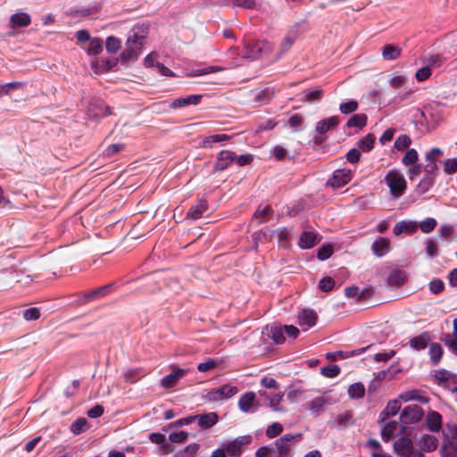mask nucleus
Returning a JSON list of instances; mask_svg holds the SVG:
<instances>
[{
  "label": "nucleus",
  "mask_w": 457,
  "mask_h": 457,
  "mask_svg": "<svg viewBox=\"0 0 457 457\" xmlns=\"http://www.w3.org/2000/svg\"><path fill=\"white\" fill-rule=\"evenodd\" d=\"M148 33L149 27L145 23L136 24L130 29L126 41V48L120 54L121 62H130L137 60Z\"/></svg>",
  "instance_id": "nucleus-1"
},
{
  "label": "nucleus",
  "mask_w": 457,
  "mask_h": 457,
  "mask_svg": "<svg viewBox=\"0 0 457 457\" xmlns=\"http://www.w3.org/2000/svg\"><path fill=\"white\" fill-rule=\"evenodd\" d=\"M272 50L273 46L268 41L250 40L245 43L242 55L244 58L255 60L269 54Z\"/></svg>",
  "instance_id": "nucleus-2"
},
{
  "label": "nucleus",
  "mask_w": 457,
  "mask_h": 457,
  "mask_svg": "<svg viewBox=\"0 0 457 457\" xmlns=\"http://www.w3.org/2000/svg\"><path fill=\"white\" fill-rule=\"evenodd\" d=\"M385 180L394 197L398 198L403 195L406 189V180L399 170H389L385 177Z\"/></svg>",
  "instance_id": "nucleus-3"
},
{
  "label": "nucleus",
  "mask_w": 457,
  "mask_h": 457,
  "mask_svg": "<svg viewBox=\"0 0 457 457\" xmlns=\"http://www.w3.org/2000/svg\"><path fill=\"white\" fill-rule=\"evenodd\" d=\"M238 393V388L231 384H224L220 387L209 390L204 395L207 402L217 403L232 398Z\"/></svg>",
  "instance_id": "nucleus-4"
},
{
  "label": "nucleus",
  "mask_w": 457,
  "mask_h": 457,
  "mask_svg": "<svg viewBox=\"0 0 457 457\" xmlns=\"http://www.w3.org/2000/svg\"><path fill=\"white\" fill-rule=\"evenodd\" d=\"M301 438V433L295 435L285 434L273 443V452L278 455V457H286L289 454L292 445L295 442L300 441Z\"/></svg>",
  "instance_id": "nucleus-5"
},
{
  "label": "nucleus",
  "mask_w": 457,
  "mask_h": 457,
  "mask_svg": "<svg viewBox=\"0 0 457 457\" xmlns=\"http://www.w3.org/2000/svg\"><path fill=\"white\" fill-rule=\"evenodd\" d=\"M424 416V411L417 404H411L406 406L401 412L400 420L403 424H413L417 423Z\"/></svg>",
  "instance_id": "nucleus-6"
},
{
  "label": "nucleus",
  "mask_w": 457,
  "mask_h": 457,
  "mask_svg": "<svg viewBox=\"0 0 457 457\" xmlns=\"http://www.w3.org/2000/svg\"><path fill=\"white\" fill-rule=\"evenodd\" d=\"M353 178V173L349 169H338L333 172L332 178L327 184L333 188H339L348 184Z\"/></svg>",
  "instance_id": "nucleus-7"
},
{
  "label": "nucleus",
  "mask_w": 457,
  "mask_h": 457,
  "mask_svg": "<svg viewBox=\"0 0 457 457\" xmlns=\"http://www.w3.org/2000/svg\"><path fill=\"white\" fill-rule=\"evenodd\" d=\"M188 370L180 369V368H173L172 371L164 376L161 380V386L164 388H171L173 387L177 382L182 378L185 375H187Z\"/></svg>",
  "instance_id": "nucleus-8"
},
{
  "label": "nucleus",
  "mask_w": 457,
  "mask_h": 457,
  "mask_svg": "<svg viewBox=\"0 0 457 457\" xmlns=\"http://www.w3.org/2000/svg\"><path fill=\"white\" fill-rule=\"evenodd\" d=\"M395 453L401 457H406L413 448L412 441L407 436H402L394 444Z\"/></svg>",
  "instance_id": "nucleus-9"
},
{
  "label": "nucleus",
  "mask_w": 457,
  "mask_h": 457,
  "mask_svg": "<svg viewBox=\"0 0 457 457\" xmlns=\"http://www.w3.org/2000/svg\"><path fill=\"white\" fill-rule=\"evenodd\" d=\"M391 249L390 240L386 237H378L371 245V251L377 257L386 255Z\"/></svg>",
  "instance_id": "nucleus-10"
},
{
  "label": "nucleus",
  "mask_w": 457,
  "mask_h": 457,
  "mask_svg": "<svg viewBox=\"0 0 457 457\" xmlns=\"http://www.w3.org/2000/svg\"><path fill=\"white\" fill-rule=\"evenodd\" d=\"M195 421L202 429H208L218 423L219 416L216 412H207L195 415Z\"/></svg>",
  "instance_id": "nucleus-11"
},
{
  "label": "nucleus",
  "mask_w": 457,
  "mask_h": 457,
  "mask_svg": "<svg viewBox=\"0 0 457 457\" xmlns=\"http://www.w3.org/2000/svg\"><path fill=\"white\" fill-rule=\"evenodd\" d=\"M236 159V154L229 150H222L217 155L215 169L217 170H224Z\"/></svg>",
  "instance_id": "nucleus-12"
},
{
  "label": "nucleus",
  "mask_w": 457,
  "mask_h": 457,
  "mask_svg": "<svg viewBox=\"0 0 457 457\" xmlns=\"http://www.w3.org/2000/svg\"><path fill=\"white\" fill-rule=\"evenodd\" d=\"M317 321V314L313 310L303 309L298 314V325L306 326L307 328L313 327Z\"/></svg>",
  "instance_id": "nucleus-13"
},
{
  "label": "nucleus",
  "mask_w": 457,
  "mask_h": 457,
  "mask_svg": "<svg viewBox=\"0 0 457 457\" xmlns=\"http://www.w3.org/2000/svg\"><path fill=\"white\" fill-rule=\"evenodd\" d=\"M284 326L273 324L265 328V334L270 337L275 344L280 345L285 342Z\"/></svg>",
  "instance_id": "nucleus-14"
},
{
  "label": "nucleus",
  "mask_w": 457,
  "mask_h": 457,
  "mask_svg": "<svg viewBox=\"0 0 457 457\" xmlns=\"http://www.w3.org/2000/svg\"><path fill=\"white\" fill-rule=\"evenodd\" d=\"M340 123V118L337 115L320 120L316 124V132L323 135L336 128Z\"/></svg>",
  "instance_id": "nucleus-15"
},
{
  "label": "nucleus",
  "mask_w": 457,
  "mask_h": 457,
  "mask_svg": "<svg viewBox=\"0 0 457 457\" xmlns=\"http://www.w3.org/2000/svg\"><path fill=\"white\" fill-rule=\"evenodd\" d=\"M202 98V95H190L185 97H179L172 102L171 107L181 108L188 105H196L200 103Z\"/></svg>",
  "instance_id": "nucleus-16"
},
{
  "label": "nucleus",
  "mask_w": 457,
  "mask_h": 457,
  "mask_svg": "<svg viewBox=\"0 0 457 457\" xmlns=\"http://www.w3.org/2000/svg\"><path fill=\"white\" fill-rule=\"evenodd\" d=\"M208 209L207 201L204 199H200L198 202L192 205L187 212V216L194 220H199L203 217L204 213Z\"/></svg>",
  "instance_id": "nucleus-17"
},
{
  "label": "nucleus",
  "mask_w": 457,
  "mask_h": 457,
  "mask_svg": "<svg viewBox=\"0 0 457 457\" xmlns=\"http://www.w3.org/2000/svg\"><path fill=\"white\" fill-rule=\"evenodd\" d=\"M429 341V333L424 332L417 337L411 338L409 344L412 349L416 351H420L424 350L428 346Z\"/></svg>",
  "instance_id": "nucleus-18"
},
{
  "label": "nucleus",
  "mask_w": 457,
  "mask_h": 457,
  "mask_svg": "<svg viewBox=\"0 0 457 457\" xmlns=\"http://www.w3.org/2000/svg\"><path fill=\"white\" fill-rule=\"evenodd\" d=\"M317 244V234L313 231H303L300 237L298 245L302 249H310Z\"/></svg>",
  "instance_id": "nucleus-19"
},
{
  "label": "nucleus",
  "mask_w": 457,
  "mask_h": 457,
  "mask_svg": "<svg viewBox=\"0 0 457 457\" xmlns=\"http://www.w3.org/2000/svg\"><path fill=\"white\" fill-rule=\"evenodd\" d=\"M255 393L249 391L243 394L238 400V407L243 412H249L255 402Z\"/></svg>",
  "instance_id": "nucleus-20"
},
{
  "label": "nucleus",
  "mask_w": 457,
  "mask_h": 457,
  "mask_svg": "<svg viewBox=\"0 0 457 457\" xmlns=\"http://www.w3.org/2000/svg\"><path fill=\"white\" fill-rule=\"evenodd\" d=\"M118 60H104L100 59L92 62V68L96 73H104L116 66Z\"/></svg>",
  "instance_id": "nucleus-21"
},
{
  "label": "nucleus",
  "mask_w": 457,
  "mask_h": 457,
  "mask_svg": "<svg viewBox=\"0 0 457 457\" xmlns=\"http://www.w3.org/2000/svg\"><path fill=\"white\" fill-rule=\"evenodd\" d=\"M231 136L226 134H213L204 137L201 142V146L204 148H212L214 144L228 141Z\"/></svg>",
  "instance_id": "nucleus-22"
},
{
  "label": "nucleus",
  "mask_w": 457,
  "mask_h": 457,
  "mask_svg": "<svg viewBox=\"0 0 457 457\" xmlns=\"http://www.w3.org/2000/svg\"><path fill=\"white\" fill-rule=\"evenodd\" d=\"M427 424L432 432H439L442 428V416L437 411H430L427 415Z\"/></svg>",
  "instance_id": "nucleus-23"
},
{
  "label": "nucleus",
  "mask_w": 457,
  "mask_h": 457,
  "mask_svg": "<svg viewBox=\"0 0 457 457\" xmlns=\"http://www.w3.org/2000/svg\"><path fill=\"white\" fill-rule=\"evenodd\" d=\"M113 284L105 285L84 295L85 302L102 298L111 293Z\"/></svg>",
  "instance_id": "nucleus-24"
},
{
  "label": "nucleus",
  "mask_w": 457,
  "mask_h": 457,
  "mask_svg": "<svg viewBox=\"0 0 457 457\" xmlns=\"http://www.w3.org/2000/svg\"><path fill=\"white\" fill-rule=\"evenodd\" d=\"M10 21L12 28H21L29 26L31 18L27 12H17L11 16Z\"/></svg>",
  "instance_id": "nucleus-25"
},
{
  "label": "nucleus",
  "mask_w": 457,
  "mask_h": 457,
  "mask_svg": "<svg viewBox=\"0 0 457 457\" xmlns=\"http://www.w3.org/2000/svg\"><path fill=\"white\" fill-rule=\"evenodd\" d=\"M401 399H394L390 400L387 403L386 407L380 413V417L382 420H385L386 418L389 416H395L398 413V411L401 409Z\"/></svg>",
  "instance_id": "nucleus-26"
},
{
  "label": "nucleus",
  "mask_w": 457,
  "mask_h": 457,
  "mask_svg": "<svg viewBox=\"0 0 457 457\" xmlns=\"http://www.w3.org/2000/svg\"><path fill=\"white\" fill-rule=\"evenodd\" d=\"M387 283L391 287H401L405 283V273L399 270H393L387 278Z\"/></svg>",
  "instance_id": "nucleus-27"
},
{
  "label": "nucleus",
  "mask_w": 457,
  "mask_h": 457,
  "mask_svg": "<svg viewBox=\"0 0 457 457\" xmlns=\"http://www.w3.org/2000/svg\"><path fill=\"white\" fill-rule=\"evenodd\" d=\"M400 425L397 421H389L386 423L381 430V437L384 441L387 442L395 436L398 431Z\"/></svg>",
  "instance_id": "nucleus-28"
},
{
  "label": "nucleus",
  "mask_w": 457,
  "mask_h": 457,
  "mask_svg": "<svg viewBox=\"0 0 457 457\" xmlns=\"http://www.w3.org/2000/svg\"><path fill=\"white\" fill-rule=\"evenodd\" d=\"M401 48L394 45L387 44L382 49V56L386 61H394L400 57Z\"/></svg>",
  "instance_id": "nucleus-29"
},
{
  "label": "nucleus",
  "mask_w": 457,
  "mask_h": 457,
  "mask_svg": "<svg viewBox=\"0 0 457 457\" xmlns=\"http://www.w3.org/2000/svg\"><path fill=\"white\" fill-rule=\"evenodd\" d=\"M368 117L364 113L353 114L346 122L345 127L347 128H358L362 129L367 124Z\"/></svg>",
  "instance_id": "nucleus-30"
},
{
  "label": "nucleus",
  "mask_w": 457,
  "mask_h": 457,
  "mask_svg": "<svg viewBox=\"0 0 457 457\" xmlns=\"http://www.w3.org/2000/svg\"><path fill=\"white\" fill-rule=\"evenodd\" d=\"M399 399H401L403 402L408 401H418L422 403H428L429 402L428 397L424 395H420L418 391H406L399 395Z\"/></svg>",
  "instance_id": "nucleus-31"
},
{
  "label": "nucleus",
  "mask_w": 457,
  "mask_h": 457,
  "mask_svg": "<svg viewBox=\"0 0 457 457\" xmlns=\"http://www.w3.org/2000/svg\"><path fill=\"white\" fill-rule=\"evenodd\" d=\"M260 395L265 396L269 400V406L274 411H282L283 409L279 407V403L284 396L283 394L268 395L266 392L260 391Z\"/></svg>",
  "instance_id": "nucleus-32"
},
{
  "label": "nucleus",
  "mask_w": 457,
  "mask_h": 457,
  "mask_svg": "<svg viewBox=\"0 0 457 457\" xmlns=\"http://www.w3.org/2000/svg\"><path fill=\"white\" fill-rule=\"evenodd\" d=\"M149 439L152 443L162 445L164 453H170L172 451L171 446L166 442V437L161 433H151Z\"/></svg>",
  "instance_id": "nucleus-33"
},
{
  "label": "nucleus",
  "mask_w": 457,
  "mask_h": 457,
  "mask_svg": "<svg viewBox=\"0 0 457 457\" xmlns=\"http://www.w3.org/2000/svg\"><path fill=\"white\" fill-rule=\"evenodd\" d=\"M435 377L436 379H438L440 382L445 383L446 387H450L451 384L457 383V376L449 373L445 370H439L436 371Z\"/></svg>",
  "instance_id": "nucleus-34"
},
{
  "label": "nucleus",
  "mask_w": 457,
  "mask_h": 457,
  "mask_svg": "<svg viewBox=\"0 0 457 457\" xmlns=\"http://www.w3.org/2000/svg\"><path fill=\"white\" fill-rule=\"evenodd\" d=\"M323 96V89L321 87H316L314 89H307L303 92V101L304 102H318Z\"/></svg>",
  "instance_id": "nucleus-35"
},
{
  "label": "nucleus",
  "mask_w": 457,
  "mask_h": 457,
  "mask_svg": "<svg viewBox=\"0 0 457 457\" xmlns=\"http://www.w3.org/2000/svg\"><path fill=\"white\" fill-rule=\"evenodd\" d=\"M421 448L426 452H433L437 447V439L432 435H424L420 440Z\"/></svg>",
  "instance_id": "nucleus-36"
},
{
  "label": "nucleus",
  "mask_w": 457,
  "mask_h": 457,
  "mask_svg": "<svg viewBox=\"0 0 457 457\" xmlns=\"http://www.w3.org/2000/svg\"><path fill=\"white\" fill-rule=\"evenodd\" d=\"M348 395L353 399H360L364 396L365 387L361 382H356L349 386Z\"/></svg>",
  "instance_id": "nucleus-37"
},
{
  "label": "nucleus",
  "mask_w": 457,
  "mask_h": 457,
  "mask_svg": "<svg viewBox=\"0 0 457 457\" xmlns=\"http://www.w3.org/2000/svg\"><path fill=\"white\" fill-rule=\"evenodd\" d=\"M430 361L433 365H437L443 355L442 346L438 343H432L429 347Z\"/></svg>",
  "instance_id": "nucleus-38"
},
{
  "label": "nucleus",
  "mask_w": 457,
  "mask_h": 457,
  "mask_svg": "<svg viewBox=\"0 0 457 457\" xmlns=\"http://www.w3.org/2000/svg\"><path fill=\"white\" fill-rule=\"evenodd\" d=\"M89 425L85 418L77 419L71 426V430L75 435H79L88 429Z\"/></svg>",
  "instance_id": "nucleus-39"
},
{
  "label": "nucleus",
  "mask_w": 457,
  "mask_h": 457,
  "mask_svg": "<svg viewBox=\"0 0 457 457\" xmlns=\"http://www.w3.org/2000/svg\"><path fill=\"white\" fill-rule=\"evenodd\" d=\"M437 225V221L434 218H426L424 220H421L420 224L418 225V228L420 227V230L424 234H428L432 232Z\"/></svg>",
  "instance_id": "nucleus-40"
},
{
  "label": "nucleus",
  "mask_w": 457,
  "mask_h": 457,
  "mask_svg": "<svg viewBox=\"0 0 457 457\" xmlns=\"http://www.w3.org/2000/svg\"><path fill=\"white\" fill-rule=\"evenodd\" d=\"M441 454L442 457H457V445L448 441L442 446Z\"/></svg>",
  "instance_id": "nucleus-41"
},
{
  "label": "nucleus",
  "mask_w": 457,
  "mask_h": 457,
  "mask_svg": "<svg viewBox=\"0 0 457 457\" xmlns=\"http://www.w3.org/2000/svg\"><path fill=\"white\" fill-rule=\"evenodd\" d=\"M434 184L435 179H432V177L430 178L424 176L423 179L417 185L416 190L420 194H425L433 187Z\"/></svg>",
  "instance_id": "nucleus-42"
},
{
  "label": "nucleus",
  "mask_w": 457,
  "mask_h": 457,
  "mask_svg": "<svg viewBox=\"0 0 457 457\" xmlns=\"http://www.w3.org/2000/svg\"><path fill=\"white\" fill-rule=\"evenodd\" d=\"M103 50V40L94 37L89 41L87 54L89 55H96Z\"/></svg>",
  "instance_id": "nucleus-43"
},
{
  "label": "nucleus",
  "mask_w": 457,
  "mask_h": 457,
  "mask_svg": "<svg viewBox=\"0 0 457 457\" xmlns=\"http://www.w3.org/2000/svg\"><path fill=\"white\" fill-rule=\"evenodd\" d=\"M424 245L426 253L429 257L433 258L438 255V246L435 239L427 238L424 242Z\"/></svg>",
  "instance_id": "nucleus-44"
},
{
  "label": "nucleus",
  "mask_w": 457,
  "mask_h": 457,
  "mask_svg": "<svg viewBox=\"0 0 457 457\" xmlns=\"http://www.w3.org/2000/svg\"><path fill=\"white\" fill-rule=\"evenodd\" d=\"M374 143H375V137L372 134H368L366 137H364L358 142V146L361 150H363L365 152H369L373 148Z\"/></svg>",
  "instance_id": "nucleus-45"
},
{
  "label": "nucleus",
  "mask_w": 457,
  "mask_h": 457,
  "mask_svg": "<svg viewBox=\"0 0 457 457\" xmlns=\"http://www.w3.org/2000/svg\"><path fill=\"white\" fill-rule=\"evenodd\" d=\"M443 150L438 147H434L428 151L425 155L426 164L436 163L440 156L443 155Z\"/></svg>",
  "instance_id": "nucleus-46"
},
{
  "label": "nucleus",
  "mask_w": 457,
  "mask_h": 457,
  "mask_svg": "<svg viewBox=\"0 0 457 457\" xmlns=\"http://www.w3.org/2000/svg\"><path fill=\"white\" fill-rule=\"evenodd\" d=\"M358 102L353 99L348 102L340 104L339 111L343 114H350L354 112L358 109Z\"/></svg>",
  "instance_id": "nucleus-47"
},
{
  "label": "nucleus",
  "mask_w": 457,
  "mask_h": 457,
  "mask_svg": "<svg viewBox=\"0 0 457 457\" xmlns=\"http://www.w3.org/2000/svg\"><path fill=\"white\" fill-rule=\"evenodd\" d=\"M105 47L109 53H116L120 48V40L115 37L110 36L106 38Z\"/></svg>",
  "instance_id": "nucleus-48"
},
{
  "label": "nucleus",
  "mask_w": 457,
  "mask_h": 457,
  "mask_svg": "<svg viewBox=\"0 0 457 457\" xmlns=\"http://www.w3.org/2000/svg\"><path fill=\"white\" fill-rule=\"evenodd\" d=\"M340 368L337 365L330 364L320 369V373L327 378H336L340 373Z\"/></svg>",
  "instance_id": "nucleus-49"
},
{
  "label": "nucleus",
  "mask_w": 457,
  "mask_h": 457,
  "mask_svg": "<svg viewBox=\"0 0 457 457\" xmlns=\"http://www.w3.org/2000/svg\"><path fill=\"white\" fill-rule=\"evenodd\" d=\"M326 401L323 397H316L308 403V409L313 412H320L324 407Z\"/></svg>",
  "instance_id": "nucleus-50"
},
{
  "label": "nucleus",
  "mask_w": 457,
  "mask_h": 457,
  "mask_svg": "<svg viewBox=\"0 0 457 457\" xmlns=\"http://www.w3.org/2000/svg\"><path fill=\"white\" fill-rule=\"evenodd\" d=\"M283 431V427L280 423L274 422L271 425L268 426L266 428V436L269 438H274L280 435Z\"/></svg>",
  "instance_id": "nucleus-51"
},
{
  "label": "nucleus",
  "mask_w": 457,
  "mask_h": 457,
  "mask_svg": "<svg viewBox=\"0 0 457 457\" xmlns=\"http://www.w3.org/2000/svg\"><path fill=\"white\" fill-rule=\"evenodd\" d=\"M143 376L144 374L139 370H129L124 372L125 381L131 384L137 382Z\"/></svg>",
  "instance_id": "nucleus-52"
},
{
  "label": "nucleus",
  "mask_w": 457,
  "mask_h": 457,
  "mask_svg": "<svg viewBox=\"0 0 457 457\" xmlns=\"http://www.w3.org/2000/svg\"><path fill=\"white\" fill-rule=\"evenodd\" d=\"M417 161H418V153L413 148L409 149L405 153L404 156L402 159V162L406 166L414 164Z\"/></svg>",
  "instance_id": "nucleus-53"
},
{
  "label": "nucleus",
  "mask_w": 457,
  "mask_h": 457,
  "mask_svg": "<svg viewBox=\"0 0 457 457\" xmlns=\"http://www.w3.org/2000/svg\"><path fill=\"white\" fill-rule=\"evenodd\" d=\"M253 99L255 102L263 104L269 103L270 96L267 90H256L253 92Z\"/></svg>",
  "instance_id": "nucleus-54"
},
{
  "label": "nucleus",
  "mask_w": 457,
  "mask_h": 457,
  "mask_svg": "<svg viewBox=\"0 0 457 457\" xmlns=\"http://www.w3.org/2000/svg\"><path fill=\"white\" fill-rule=\"evenodd\" d=\"M333 253V247L330 245H322L317 252V258L320 261L328 259Z\"/></svg>",
  "instance_id": "nucleus-55"
},
{
  "label": "nucleus",
  "mask_w": 457,
  "mask_h": 457,
  "mask_svg": "<svg viewBox=\"0 0 457 457\" xmlns=\"http://www.w3.org/2000/svg\"><path fill=\"white\" fill-rule=\"evenodd\" d=\"M22 316L28 321L36 320L40 317V310L37 307L26 309L23 311Z\"/></svg>",
  "instance_id": "nucleus-56"
},
{
  "label": "nucleus",
  "mask_w": 457,
  "mask_h": 457,
  "mask_svg": "<svg viewBox=\"0 0 457 457\" xmlns=\"http://www.w3.org/2000/svg\"><path fill=\"white\" fill-rule=\"evenodd\" d=\"M411 138L408 136L402 135V136L398 137L396 138V140L395 141V147L397 150L402 151V150L408 148L409 145H411Z\"/></svg>",
  "instance_id": "nucleus-57"
},
{
  "label": "nucleus",
  "mask_w": 457,
  "mask_h": 457,
  "mask_svg": "<svg viewBox=\"0 0 457 457\" xmlns=\"http://www.w3.org/2000/svg\"><path fill=\"white\" fill-rule=\"evenodd\" d=\"M445 62V58L439 54L431 55L428 60L427 62L429 67L432 68H439L441 67Z\"/></svg>",
  "instance_id": "nucleus-58"
},
{
  "label": "nucleus",
  "mask_w": 457,
  "mask_h": 457,
  "mask_svg": "<svg viewBox=\"0 0 457 457\" xmlns=\"http://www.w3.org/2000/svg\"><path fill=\"white\" fill-rule=\"evenodd\" d=\"M335 281L331 277H324L319 283V288L322 292H329L334 288Z\"/></svg>",
  "instance_id": "nucleus-59"
},
{
  "label": "nucleus",
  "mask_w": 457,
  "mask_h": 457,
  "mask_svg": "<svg viewBox=\"0 0 457 457\" xmlns=\"http://www.w3.org/2000/svg\"><path fill=\"white\" fill-rule=\"evenodd\" d=\"M444 171L446 174H453L457 171V157L445 160Z\"/></svg>",
  "instance_id": "nucleus-60"
},
{
  "label": "nucleus",
  "mask_w": 457,
  "mask_h": 457,
  "mask_svg": "<svg viewBox=\"0 0 457 457\" xmlns=\"http://www.w3.org/2000/svg\"><path fill=\"white\" fill-rule=\"evenodd\" d=\"M224 450L227 451L230 457H239L242 453V449L237 446L234 441L228 443L225 445Z\"/></svg>",
  "instance_id": "nucleus-61"
},
{
  "label": "nucleus",
  "mask_w": 457,
  "mask_h": 457,
  "mask_svg": "<svg viewBox=\"0 0 457 457\" xmlns=\"http://www.w3.org/2000/svg\"><path fill=\"white\" fill-rule=\"evenodd\" d=\"M295 41V36H292V35L286 36L280 44V55L287 53L291 48V46H293Z\"/></svg>",
  "instance_id": "nucleus-62"
},
{
  "label": "nucleus",
  "mask_w": 457,
  "mask_h": 457,
  "mask_svg": "<svg viewBox=\"0 0 457 457\" xmlns=\"http://www.w3.org/2000/svg\"><path fill=\"white\" fill-rule=\"evenodd\" d=\"M445 288L444 282L439 278L432 279L429 283V290L435 294H440Z\"/></svg>",
  "instance_id": "nucleus-63"
},
{
  "label": "nucleus",
  "mask_w": 457,
  "mask_h": 457,
  "mask_svg": "<svg viewBox=\"0 0 457 457\" xmlns=\"http://www.w3.org/2000/svg\"><path fill=\"white\" fill-rule=\"evenodd\" d=\"M431 76L429 66L422 67L416 71L415 78L418 81H424Z\"/></svg>",
  "instance_id": "nucleus-64"
}]
</instances>
